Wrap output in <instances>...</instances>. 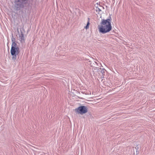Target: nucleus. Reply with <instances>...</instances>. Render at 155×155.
<instances>
[{"mask_svg":"<svg viewBox=\"0 0 155 155\" xmlns=\"http://www.w3.org/2000/svg\"><path fill=\"white\" fill-rule=\"evenodd\" d=\"M94 63L96 64H97V63L96 62H94Z\"/></svg>","mask_w":155,"mask_h":155,"instance_id":"10","label":"nucleus"},{"mask_svg":"<svg viewBox=\"0 0 155 155\" xmlns=\"http://www.w3.org/2000/svg\"><path fill=\"white\" fill-rule=\"evenodd\" d=\"M96 10L97 11H99V12H100L101 11V10L98 8H96Z\"/></svg>","mask_w":155,"mask_h":155,"instance_id":"7","label":"nucleus"},{"mask_svg":"<svg viewBox=\"0 0 155 155\" xmlns=\"http://www.w3.org/2000/svg\"><path fill=\"white\" fill-rule=\"evenodd\" d=\"M25 0H15L14 2V6L17 11H19L23 8L25 4Z\"/></svg>","mask_w":155,"mask_h":155,"instance_id":"3","label":"nucleus"},{"mask_svg":"<svg viewBox=\"0 0 155 155\" xmlns=\"http://www.w3.org/2000/svg\"><path fill=\"white\" fill-rule=\"evenodd\" d=\"M94 70H96L97 71H100V70H101V72L103 74V75H104V74L105 73V69H102L99 68L95 67V68Z\"/></svg>","mask_w":155,"mask_h":155,"instance_id":"6","label":"nucleus"},{"mask_svg":"<svg viewBox=\"0 0 155 155\" xmlns=\"http://www.w3.org/2000/svg\"><path fill=\"white\" fill-rule=\"evenodd\" d=\"M12 43L11 49V54L12 56V60L15 61L17 58V56L19 52V48L17 43L14 41L12 40Z\"/></svg>","mask_w":155,"mask_h":155,"instance_id":"2","label":"nucleus"},{"mask_svg":"<svg viewBox=\"0 0 155 155\" xmlns=\"http://www.w3.org/2000/svg\"><path fill=\"white\" fill-rule=\"evenodd\" d=\"M87 111V107L85 106H80L75 109V111L76 113L81 114H85Z\"/></svg>","mask_w":155,"mask_h":155,"instance_id":"4","label":"nucleus"},{"mask_svg":"<svg viewBox=\"0 0 155 155\" xmlns=\"http://www.w3.org/2000/svg\"><path fill=\"white\" fill-rule=\"evenodd\" d=\"M85 28L86 29H88L89 28V26L86 25V26L85 27Z\"/></svg>","mask_w":155,"mask_h":155,"instance_id":"9","label":"nucleus"},{"mask_svg":"<svg viewBox=\"0 0 155 155\" xmlns=\"http://www.w3.org/2000/svg\"><path fill=\"white\" fill-rule=\"evenodd\" d=\"M19 40L21 43L23 44L25 43V39L24 36V34L21 31L20 34L19 35Z\"/></svg>","mask_w":155,"mask_h":155,"instance_id":"5","label":"nucleus"},{"mask_svg":"<svg viewBox=\"0 0 155 155\" xmlns=\"http://www.w3.org/2000/svg\"><path fill=\"white\" fill-rule=\"evenodd\" d=\"M111 18L110 16L106 19H102L99 25H98L99 31L102 34L109 32L112 29L111 22Z\"/></svg>","mask_w":155,"mask_h":155,"instance_id":"1","label":"nucleus"},{"mask_svg":"<svg viewBox=\"0 0 155 155\" xmlns=\"http://www.w3.org/2000/svg\"><path fill=\"white\" fill-rule=\"evenodd\" d=\"M89 21H88V22L87 23L86 25L89 26Z\"/></svg>","mask_w":155,"mask_h":155,"instance_id":"8","label":"nucleus"}]
</instances>
